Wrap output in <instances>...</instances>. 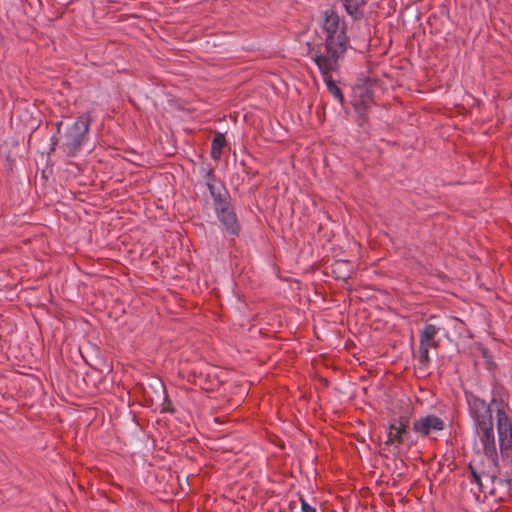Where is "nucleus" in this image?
<instances>
[{"instance_id": "nucleus-17", "label": "nucleus", "mask_w": 512, "mask_h": 512, "mask_svg": "<svg viewBox=\"0 0 512 512\" xmlns=\"http://www.w3.org/2000/svg\"><path fill=\"white\" fill-rule=\"evenodd\" d=\"M163 392H164V401L162 403V410L161 412H169L171 414L175 413V408L172 404V401L169 399L168 394L166 393V390L164 386L162 385Z\"/></svg>"}, {"instance_id": "nucleus-9", "label": "nucleus", "mask_w": 512, "mask_h": 512, "mask_svg": "<svg viewBox=\"0 0 512 512\" xmlns=\"http://www.w3.org/2000/svg\"><path fill=\"white\" fill-rule=\"evenodd\" d=\"M373 102L374 92L372 90V82L369 79L353 87V100L351 103L354 109L370 107Z\"/></svg>"}, {"instance_id": "nucleus-1", "label": "nucleus", "mask_w": 512, "mask_h": 512, "mask_svg": "<svg viewBox=\"0 0 512 512\" xmlns=\"http://www.w3.org/2000/svg\"><path fill=\"white\" fill-rule=\"evenodd\" d=\"M323 18L322 29L325 33V40L324 43L313 49V56H321L334 63L343 61L349 47L347 23L344 17H341L334 9L325 10Z\"/></svg>"}, {"instance_id": "nucleus-15", "label": "nucleus", "mask_w": 512, "mask_h": 512, "mask_svg": "<svg viewBox=\"0 0 512 512\" xmlns=\"http://www.w3.org/2000/svg\"><path fill=\"white\" fill-rule=\"evenodd\" d=\"M369 107H361V109H355L357 113V124L359 127L364 128L368 123L369 117L367 115V110Z\"/></svg>"}, {"instance_id": "nucleus-13", "label": "nucleus", "mask_w": 512, "mask_h": 512, "mask_svg": "<svg viewBox=\"0 0 512 512\" xmlns=\"http://www.w3.org/2000/svg\"><path fill=\"white\" fill-rule=\"evenodd\" d=\"M349 264V261L344 260H339L335 262L332 268V273L335 275L336 279L346 280L351 277V271L349 269H344Z\"/></svg>"}, {"instance_id": "nucleus-19", "label": "nucleus", "mask_w": 512, "mask_h": 512, "mask_svg": "<svg viewBox=\"0 0 512 512\" xmlns=\"http://www.w3.org/2000/svg\"><path fill=\"white\" fill-rule=\"evenodd\" d=\"M490 479L492 483L495 481H498L500 484H505L508 488V495L512 498V479L506 478V479H498L495 475L490 476Z\"/></svg>"}, {"instance_id": "nucleus-4", "label": "nucleus", "mask_w": 512, "mask_h": 512, "mask_svg": "<svg viewBox=\"0 0 512 512\" xmlns=\"http://www.w3.org/2000/svg\"><path fill=\"white\" fill-rule=\"evenodd\" d=\"M412 425L408 415L393 417L389 422L386 446L396 444L412 447L418 443V438L412 433Z\"/></svg>"}, {"instance_id": "nucleus-3", "label": "nucleus", "mask_w": 512, "mask_h": 512, "mask_svg": "<svg viewBox=\"0 0 512 512\" xmlns=\"http://www.w3.org/2000/svg\"><path fill=\"white\" fill-rule=\"evenodd\" d=\"M91 121L88 113L81 114L62 134V144L59 149L66 157H76L81 152L87 140Z\"/></svg>"}, {"instance_id": "nucleus-16", "label": "nucleus", "mask_w": 512, "mask_h": 512, "mask_svg": "<svg viewBox=\"0 0 512 512\" xmlns=\"http://www.w3.org/2000/svg\"><path fill=\"white\" fill-rule=\"evenodd\" d=\"M468 469L470 471L471 482L477 484L480 492H484L480 474L476 471L472 464H469Z\"/></svg>"}, {"instance_id": "nucleus-8", "label": "nucleus", "mask_w": 512, "mask_h": 512, "mask_svg": "<svg viewBox=\"0 0 512 512\" xmlns=\"http://www.w3.org/2000/svg\"><path fill=\"white\" fill-rule=\"evenodd\" d=\"M215 213L228 235L232 237H238L240 235L241 225L232 202L220 208H216Z\"/></svg>"}, {"instance_id": "nucleus-7", "label": "nucleus", "mask_w": 512, "mask_h": 512, "mask_svg": "<svg viewBox=\"0 0 512 512\" xmlns=\"http://www.w3.org/2000/svg\"><path fill=\"white\" fill-rule=\"evenodd\" d=\"M444 428V420L434 414L421 416L412 423V431L416 436H420L422 438L429 437L433 440H436L437 438L432 437V434L443 431Z\"/></svg>"}, {"instance_id": "nucleus-21", "label": "nucleus", "mask_w": 512, "mask_h": 512, "mask_svg": "<svg viewBox=\"0 0 512 512\" xmlns=\"http://www.w3.org/2000/svg\"><path fill=\"white\" fill-rule=\"evenodd\" d=\"M63 125V121H58L55 123V127H56V134H61V127Z\"/></svg>"}, {"instance_id": "nucleus-11", "label": "nucleus", "mask_w": 512, "mask_h": 512, "mask_svg": "<svg viewBox=\"0 0 512 512\" xmlns=\"http://www.w3.org/2000/svg\"><path fill=\"white\" fill-rule=\"evenodd\" d=\"M209 192L213 199L214 209L220 208L231 203V196L227 188L223 184L209 185Z\"/></svg>"}, {"instance_id": "nucleus-23", "label": "nucleus", "mask_w": 512, "mask_h": 512, "mask_svg": "<svg viewBox=\"0 0 512 512\" xmlns=\"http://www.w3.org/2000/svg\"><path fill=\"white\" fill-rule=\"evenodd\" d=\"M489 493H490V495H494V493H495V489H494V488H492V489L490 490V492H489Z\"/></svg>"}, {"instance_id": "nucleus-5", "label": "nucleus", "mask_w": 512, "mask_h": 512, "mask_svg": "<svg viewBox=\"0 0 512 512\" xmlns=\"http://www.w3.org/2000/svg\"><path fill=\"white\" fill-rule=\"evenodd\" d=\"M312 59L320 70L329 93L341 104V106H344V94L332 78V73L339 72L342 61H336V63H334L321 56H313Z\"/></svg>"}, {"instance_id": "nucleus-6", "label": "nucleus", "mask_w": 512, "mask_h": 512, "mask_svg": "<svg viewBox=\"0 0 512 512\" xmlns=\"http://www.w3.org/2000/svg\"><path fill=\"white\" fill-rule=\"evenodd\" d=\"M439 330L440 329L433 324H426L420 331L418 361L421 368H427L430 364L429 349H436L439 347V340H436Z\"/></svg>"}, {"instance_id": "nucleus-2", "label": "nucleus", "mask_w": 512, "mask_h": 512, "mask_svg": "<svg viewBox=\"0 0 512 512\" xmlns=\"http://www.w3.org/2000/svg\"><path fill=\"white\" fill-rule=\"evenodd\" d=\"M467 402L470 413L474 419L480 441L483 446V452L496 466L498 465V453L495 443L494 424L492 417L491 404L499 405L498 400L493 397L491 403L474 394H467Z\"/></svg>"}, {"instance_id": "nucleus-14", "label": "nucleus", "mask_w": 512, "mask_h": 512, "mask_svg": "<svg viewBox=\"0 0 512 512\" xmlns=\"http://www.w3.org/2000/svg\"><path fill=\"white\" fill-rule=\"evenodd\" d=\"M203 171H205L206 186L208 189L209 185L216 186V184H223V182L215 175L213 168H209L207 170L203 169Z\"/></svg>"}, {"instance_id": "nucleus-22", "label": "nucleus", "mask_w": 512, "mask_h": 512, "mask_svg": "<svg viewBox=\"0 0 512 512\" xmlns=\"http://www.w3.org/2000/svg\"><path fill=\"white\" fill-rule=\"evenodd\" d=\"M246 173L247 174H251L252 176H255L257 174V172H252V171H249V170H246Z\"/></svg>"}, {"instance_id": "nucleus-20", "label": "nucleus", "mask_w": 512, "mask_h": 512, "mask_svg": "<svg viewBox=\"0 0 512 512\" xmlns=\"http://www.w3.org/2000/svg\"><path fill=\"white\" fill-rule=\"evenodd\" d=\"M300 501H301V510L303 512H317L316 509L314 507H312L311 505H309L304 499L303 497L300 498Z\"/></svg>"}, {"instance_id": "nucleus-10", "label": "nucleus", "mask_w": 512, "mask_h": 512, "mask_svg": "<svg viewBox=\"0 0 512 512\" xmlns=\"http://www.w3.org/2000/svg\"><path fill=\"white\" fill-rule=\"evenodd\" d=\"M346 13L354 20L359 21L365 16L367 0H339Z\"/></svg>"}, {"instance_id": "nucleus-18", "label": "nucleus", "mask_w": 512, "mask_h": 512, "mask_svg": "<svg viewBox=\"0 0 512 512\" xmlns=\"http://www.w3.org/2000/svg\"><path fill=\"white\" fill-rule=\"evenodd\" d=\"M50 150L48 152V155L53 154L56 151V148L62 144V134H54L50 138Z\"/></svg>"}, {"instance_id": "nucleus-12", "label": "nucleus", "mask_w": 512, "mask_h": 512, "mask_svg": "<svg viewBox=\"0 0 512 512\" xmlns=\"http://www.w3.org/2000/svg\"><path fill=\"white\" fill-rule=\"evenodd\" d=\"M226 145V138L225 135L221 132H216L212 143H211V150L210 155L214 160H218L221 158L223 148Z\"/></svg>"}]
</instances>
